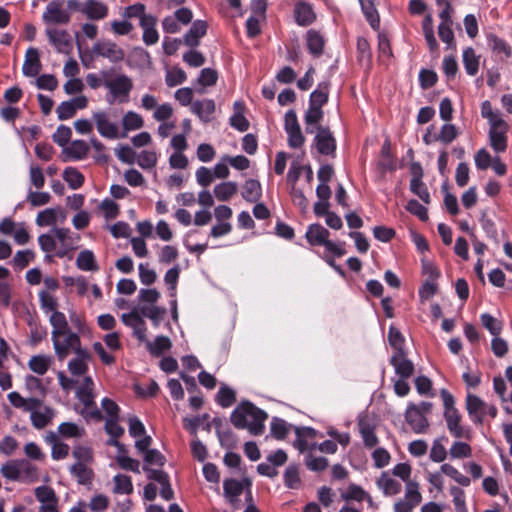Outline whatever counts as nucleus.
<instances>
[{
	"instance_id": "nucleus-1",
	"label": "nucleus",
	"mask_w": 512,
	"mask_h": 512,
	"mask_svg": "<svg viewBox=\"0 0 512 512\" xmlns=\"http://www.w3.org/2000/svg\"><path fill=\"white\" fill-rule=\"evenodd\" d=\"M49 323L52 327L53 349L58 360L62 361L69 354L83 349L79 335L70 329L65 314L49 316Z\"/></svg>"
},
{
	"instance_id": "nucleus-2",
	"label": "nucleus",
	"mask_w": 512,
	"mask_h": 512,
	"mask_svg": "<svg viewBox=\"0 0 512 512\" xmlns=\"http://www.w3.org/2000/svg\"><path fill=\"white\" fill-rule=\"evenodd\" d=\"M481 116L488 121V138L491 148L497 153H503L508 147L509 124L499 110H494L490 101L481 104Z\"/></svg>"
},
{
	"instance_id": "nucleus-3",
	"label": "nucleus",
	"mask_w": 512,
	"mask_h": 512,
	"mask_svg": "<svg viewBox=\"0 0 512 512\" xmlns=\"http://www.w3.org/2000/svg\"><path fill=\"white\" fill-rule=\"evenodd\" d=\"M268 415L249 401L239 404L231 414L232 424L239 429H247L253 435H260Z\"/></svg>"
},
{
	"instance_id": "nucleus-4",
	"label": "nucleus",
	"mask_w": 512,
	"mask_h": 512,
	"mask_svg": "<svg viewBox=\"0 0 512 512\" xmlns=\"http://www.w3.org/2000/svg\"><path fill=\"white\" fill-rule=\"evenodd\" d=\"M105 76L104 87L107 89L106 102L110 105L127 103L133 89V81L126 74H111L110 71H102Z\"/></svg>"
},
{
	"instance_id": "nucleus-5",
	"label": "nucleus",
	"mask_w": 512,
	"mask_h": 512,
	"mask_svg": "<svg viewBox=\"0 0 512 512\" xmlns=\"http://www.w3.org/2000/svg\"><path fill=\"white\" fill-rule=\"evenodd\" d=\"M444 405V419L449 433L455 438H471V430L461 424L462 416L455 407L454 396L446 389L440 391Z\"/></svg>"
},
{
	"instance_id": "nucleus-6",
	"label": "nucleus",
	"mask_w": 512,
	"mask_h": 512,
	"mask_svg": "<svg viewBox=\"0 0 512 512\" xmlns=\"http://www.w3.org/2000/svg\"><path fill=\"white\" fill-rule=\"evenodd\" d=\"M432 403L422 401L419 404L408 403L405 411V419L411 429L417 434L426 433L429 428L427 415L431 413Z\"/></svg>"
},
{
	"instance_id": "nucleus-7",
	"label": "nucleus",
	"mask_w": 512,
	"mask_h": 512,
	"mask_svg": "<svg viewBox=\"0 0 512 512\" xmlns=\"http://www.w3.org/2000/svg\"><path fill=\"white\" fill-rule=\"evenodd\" d=\"M42 20L47 27L68 24L71 20V13L65 7V0H51L42 14Z\"/></svg>"
},
{
	"instance_id": "nucleus-8",
	"label": "nucleus",
	"mask_w": 512,
	"mask_h": 512,
	"mask_svg": "<svg viewBox=\"0 0 512 512\" xmlns=\"http://www.w3.org/2000/svg\"><path fill=\"white\" fill-rule=\"evenodd\" d=\"M92 121L102 137L111 140L121 138L119 126L117 122L112 119L109 112L104 110L93 112Z\"/></svg>"
},
{
	"instance_id": "nucleus-9",
	"label": "nucleus",
	"mask_w": 512,
	"mask_h": 512,
	"mask_svg": "<svg viewBox=\"0 0 512 512\" xmlns=\"http://www.w3.org/2000/svg\"><path fill=\"white\" fill-rule=\"evenodd\" d=\"M140 107L145 111H153V119L155 121L169 120L174 113V109L170 103H158V99L152 94H144L141 98Z\"/></svg>"
},
{
	"instance_id": "nucleus-10",
	"label": "nucleus",
	"mask_w": 512,
	"mask_h": 512,
	"mask_svg": "<svg viewBox=\"0 0 512 512\" xmlns=\"http://www.w3.org/2000/svg\"><path fill=\"white\" fill-rule=\"evenodd\" d=\"M52 232L55 236L58 250L56 251V256L63 258L70 251L75 250L77 248L78 242L80 240V236L71 232L68 228H59L54 227Z\"/></svg>"
},
{
	"instance_id": "nucleus-11",
	"label": "nucleus",
	"mask_w": 512,
	"mask_h": 512,
	"mask_svg": "<svg viewBox=\"0 0 512 512\" xmlns=\"http://www.w3.org/2000/svg\"><path fill=\"white\" fill-rule=\"evenodd\" d=\"M45 35L49 43L55 48L58 53L70 54L73 48L72 37L65 29L57 27H47Z\"/></svg>"
},
{
	"instance_id": "nucleus-12",
	"label": "nucleus",
	"mask_w": 512,
	"mask_h": 512,
	"mask_svg": "<svg viewBox=\"0 0 512 512\" xmlns=\"http://www.w3.org/2000/svg\"><path fill=\"white\" fill-rule=\"evenodd\" d=\"M92 51L96 56L106 58L112 63H119L125 57L124 50L110 40L95 43Z\"/></svg>"
},
{
	"instance_id": "nucleus-13",
	"label": "nucleus",
	"mask_w": 512,
	"mask_h": 512,
	"mask_svg": "<svg viewBox=\"0 0 512 512\" xmlns=\"http://www.w3.org/2000/svg\"><path fill=\"white\" fill-rule=\"evenodd\" d=\"M488 404L475 394L466 395V410L474 424H482Z\"/></svg>"
},
{
	"instance_id": "nucleus-14",
	"label": "nucleus",
	"mask_w": 512,
	"mask_h": 512,
	"mask_svg": "<svg viewBox=\"0 0 512 512\" xmlns=\"http://www.w3.org/2000/svg\"><path fill=\"white\" fill-rule=\"evenodd\" d=\"M314 142L320 154L333 155L335 153L336 141L328 128L319 126Z\"/></svg>"
},
{
	"instance_id": "nucleus-15",
	"label": "nucleus",
	"mask_w": 512,
	"mask_h": 512,
	"mask_svg": "<svg viewBox=\"0 0 512 512\" xmlns=\"http://www.w3.org/2000/svg\"><path fill=\"white\" fill-rule=\"evenodd\" d=\"M75 357L68 362V371L73 377L86 376L88 363L91 360V354L87 349H82L74 353Z\"/></svg>"
},
{
	"instance_id": "nucleus-16",
	"label": "nucleus",
	"mask_w": 512,
	"mask_h": 512,
	"mask_svg": "<svg viewBox=\"0 0 512 512\" xmlns=\"http://www.w3.org/2000/svg\"><path fill=\"white\" fill-rule=\"evenodd\" d=\"M79 11L88 19L98 21L108 16V6L99 0H86Z\"/></svg>"
},
{
	"instance_id": "nucleus-17",
	"label": "nucleus",
	"mask_w": 512,
	"mask_h": 512,
	"mask_svg": "<svg viewBox=\"0 0 512 512\" xmlns=\"http://www.w3.org/2000/svg\"><path fill=\"white\" fill-rule=\"evenodd\" d=\"M396 375L401 378H410L414 373V364L409 360L404 351L395 352L390 359Z\"/></svg>"
},
{
	"instance_id": "nucleus-18",
	"label": "nucleus",
	"mask_w": 512,
	"mask_h": 512,
	"mask_svg": "<svg viewBox=\"0 0 512 512\" xmlns=\"http://www.w3.org/2000/svg\"><path fill=\"white\" fill-rule=\"evenodd\" d=\"M245 484L250 486V482L248 480L241 482L236 479H226L223 483L224 495L230 504L236 509L239 507L238 497L242 494Z\"/></svg>"
},
{
	"instance_id": "nucleus-19",
	"label": "nucleus",
	"mask_w": 512,
	"mask_h": 512,
	"mask_svg": "<svg viewBox=\"0 0 512 512\" xmlns=\"http://www.w3.org/2000/svg\"><path fill=\"white\" fill-rule=\"evenodd\" d=\"M147 472V476L149 479L157 481L161 485L160 495L164 500H171L174 497V492L169 483V477L167 473L162 470L156 469H147L144 468Z\"/></svg>"
},
{
	"instance_id": "nucleus-20",
	"label": "nucleus",
	"mask_w": 512,
	"mask_h": 512,
	"mask_svg": "<svg viewBox=\"0 0 512 512\" xmlns=\"http://www.w3.org/2000/svg\"><path fill=\"white\" fill-rule=\"evenodd\" d=\"M41 70L39 52L36 48L30 47L26 51L22 71L25 76L35 77Z\"/></svg>"
},
{
	"instance_id": "nucleus-21",
	"label": "nucleus",
	"mask_w": 512,
	"mask_h": 512,
	"mask_svg": "<svg viewBox=\"0 0 512 512\" xmlns=\"http://www.w3.org/2000/svg\"><path fill=\"white\" fill-rule=\"evenodd\" d=\"M207 23L203 20L193 22L189 31L184 35V43L189 47H196L207 32Z\"/></svg>"
},
{
	"instance_id": "nucleus-22",
	"label": "nucleus",
	"mask_w": 512,
	"mask_h": 512,
	"mask_svg": "<svg viewBox=\"0 0 512 512\" xmlns=\"http://www.w3.org/2000/svg\"><path fill=\"white\" fill-rule=\"evenodd\" d=\"M296 439L293 443L294 447L297 448L300 452H304L305 450H313L316 447V444H310L307 441V438L315 437V430L310 427H296L295 428Z\"/></svg>"
},
{
	"instance_id": "nucleus-23",
	"label": "nucleus",
	"mask_w": 512,
	"mask_h": 512,
	"mask_svg": "<svg viewBox=\"0 0 512 512\" xmlns=\"http://www.w3.org/2000/svg\"><path fill=\"white\" fill-rule=\"evenodd\" d=\"M123 132L120 133L121 138L127 136L129 131L139 130L144 126V120L140 114L135 111H127L121 120Z\"/></svg>"
},
{
	"instance_id": "nucleus-24",
	"label": "nucleus",
	"mask_w": 512,
	"mask_h": 512,
	"mask_svg": "<svg viewBox=\"0 0 512 512\" xmlns=\"http://www.w3.org/2000/svg\"><path fill=\"white\" fill-rule=\"evenodd\" d=\"M77 399L83 404L81 415L87 419L101 420L102 415L95 404V393L77 396Z\"/></svg>"
},
{
	"instance_id": "nucleus-25",
	"label": "nucleus",
	"mask_w": 512,
	"mask_h": 512,
	"mask_svg": "<svg viewBox=\"0 0 512 512\" xmlns=\"http://www.w3.org/2000/svg\"><path fill=\"white\" fill-rule=\"evenodd\" d=\"M377 487L385 496H394L401 492L402 485L387 472H383L377 479Z\"/></svg>"
},
{
	"instance_id": "nucleus-26",
	"label": "nucleus",
	"mask_w": 512,
	"mask_h": 512,
	"mask_svg": "<svg viewBox=\"0 0 512 512\" xmlns=\"http://www.w3.org/2000/svg\"><path fill=\"white\" fill-rule=\"evenodd\" d=\"M358 428L364 446L368 449L376 447L379 440L375 433V427L367 419H360Z\"/></svg>"
},
{
	"instance_id": "nucleus-27",
	"label": "nucleus",
	"mask_w": 512,
	"mask_h": 512,
	"mask_svg": "<svg viewBox=\"0 0 512 512\" xmlns=\"http://www.w3.org/2000/svg\"><path fill=\"white\" fill-rule=\"evenodd\" d=\"M157 19L153 15L144 18L139 23L143 30V41L146 45L156 44L159 40V34L156 30Z\"/></svg>"
},
{
	"instance_id": "nucleus-28",
	"label": "nucleus",
	"mask_w": 512,
	"mask_h": 512,
	"mask_svg": "<svg viewBox=\"0 0 512 512\" xmlns=\"http://www.w3.org/2000/svg\"><path fill=\"white\" fill-rule=\"evenodd\" d=\"M90 148L84 140H74L66 146L63 153L68 160H82L88 155Z\"/></svg>"
},
{
	"instance_id": "nucleus-29",
	"label": "nucleus",
	"mask_w": 512,
	"mask_h": 512,
	"mask_svg": "<svg viewBox=\"0 0 512 512\" xmlns=\"http://www.w3.org/2000/svg\"><path fill=\"white\" fill-rule=\"evenodd\" d=\"M52 364L53 358L47 354L34 355L28 361L29 369L37 375H44Z\"/></svg>"
},
{
	"instance_id": "nucleus-30",
	"label": "nucleus",
	"mask_w": 512,
	"mask_h": 512,
	"mask_svg": "<svg viewBox=\"0 0 512 512\" xmlns=\"http://www.w3.org/2000/svg\"><path fill=\"white\" fill-rule=\"evenodd\" d=\"M329 231L320 224H311L306 232V239L311 245L322 246L329 238Z\"/></svg>"
},
{
	"instance_id": "nucleus-31",
	"label": "nucleus",
	"mask_w": 512,
	"mask_h": 512,
	"mask_svg": "<svg viewBox=\"0 0 512 512\" xmlns=\"http://www.w3.org/2000/svg\"><path fill=\"white\" fill-rule=\"evenodd\" d=\"M191 110L202 121L207 122L210 120L211 115L215 111V103L211 99H204L192 103Z\"/></svg>"
},
{
	"instance_id": "nucleus-32",
	"label": "nucleus",
	"mask_w": 512,
	"mask_h": 512,
	"mask_svg": "<svg viewBox=\"0 0 512 512\" xmlns=\"http://www.w3.org/2000/svg\"><path fill=\"white\" fill-rule=\"evenodd\" d=\"M294 16L297 24L308 26L315 20V14L311 5L300 2L295 6Z\"/></svg>"
},
{
	"instance_id": "nucleus-33",
	"label": "nucleus",
	"mask_w": 512,
	"mask_h": 512,
	"mask_svg": "<svg viewBox=\"0 0 512 512\" xmlns=\"http://www.w3.org/2000/svg\"><path fill=\"white\" fill-rule=\"evenodd\" d=\"M54 417V411L49 407H39L30 415L32 425L37 429L46 427Z\"/></svg>"
},
{
	"instance_id": "nucleus-34",
	"label": "nucleus",
	"mask_w": 512,
	"mask_h": 512,
	"mask_svg": "<svg viewBox=\"0 0 512 512\" xmlns=\"http://www.w3.org/2000/svg\"><path fill=\"white\" fill-rule=\"evenodd\" d=\"M238 191V185L233 181H226L217 184L213 189V194L218 201L225 202L230 200Z\"/></svg>"
},
{
	"instance_id": "nucleus-35",
	"label": "nucleus",
	"mask_w": 512,
	"mask_h": 512,
	"mask_svg": "<svg viewBox=\"0 0 512 512\" xmlns=\"http://www.w3.org/2000/svg\"><path fill=\"white\" fill-rule=\"evenodd\" d=\"M76 266L82 271H97V265L94 253L91 250H82L76 258Z\"/></svg>"
},
{
	"instance_id": "nucleus-36",
	"label": "nucleus",
	"mask_w": 512,
	"mask_h": 512,
	"mask_svg": "<svg viewBox=\"0 0 512 512\" xmlns=\"http://www.w3.org/2000/svg\"><path fill=\"white\" fill-rule=\"evenodd\" d=\"M139 312L143 317L150 319L155 326H158L166 315V309L157 305H140Z\"/></svg>"
},
{
	"instance_id": "nucleus-37",
	"label": "nucleus",
	"mask_w": 512,
	"mask_h": 512,
	"mask_svg": "<svg viewBox=\"0 0 512 512\" xmlns=\"http://www.w3.org/2000/svg\"><path fill=\"white\" fill-rule=\"evenodd\" d=\"M362 11L373 29L380 24L379 14L376 9V0H359Z\"/></svg>"
},
{
	"instance_id": "nucleus-38",
	"label": "nucleus",
	"mask_w": 512,
	"mask_h": 512,
	"mask_svg": "<svg viewBox=\"0 0 512 512\" xmlns=\"http://www.w3.org/2000/svg\"><path fill=\"white\" fill-rule=\"evenodd\" d=\"M463 65L468 75L474 76L479 69V56L476 55L472 47H468L463 51Z\"/></svg>"
},
{
	"instance_id": "nucleus-39",
	"label": "nucleus",
	"mask_w": 512,
	"mask_h": 512,
	"mask_svg": "<svg viewBox=\"0 0 512 512\" xmlns=\"http://www.w3.org/2000/svg\"><path fill=\"white\" fill-rule=\"evenodd\" d=\"M20 480L33 483L39 478L38 469L25 459L18 460Z\"/></svg>"
},
{
	"instance_id": "nucleus-40",
	"label": "nucleus",
	"mask_w": 512,
	"mask_h": 512,
	"mask_svg": "<svg viewBox=\"0 0 512 512\" xmlns=\"http://www.w3.org/2000/svg\"><path fill=\"white\" fill-rule=\"evenodd\" d=\"M58 215H61L62 219L65 218L59 208H48L40 211L36 217V224L40 227L53 225L56 223Z\"/></svg>"
},
{
	"instance_id": "nucleus-41",
	"label": "nucleus",
	"mask_w": 512,
	"mask_h": 512,
	"mask_svg": "<svg viewBox=\"0 0 512 512\" xmlns=\"http://www.w3.org/2000/svg\"><path fill=\"white\" fill-rule=\"evenodd\" d=\"M262 195L261 184L259 181L249 179L245 182L242 191V197L248 202H256Z\"/></svg>"
},
{
	"instance_id": "nucleus-42",
	"label": "nucleus",
	"mask_w": 512,
	"mask_h": 512,
	"mask_svg": "<svg viewBox=\"0 0 512 512\" xmlns=\"http://www.w3.org/2000/svg\"><path fill=\"white\" fill-rule=\"evenodd\" d=\"M329 84L327 82L319 83L317 88L311 93L309 104L322 108L328 101Z\"/></svg>"
},
{
	"instance_id": "nucleus-43",
	"label": "nucleus",
	"mask_w": 512,
	"mask_h": 512,
	"mask_svg": "<svg viewBox=\"0 0 512 512\" xmlns=\"http://www.w3.org/2000/svg\"><path fill=\"white\" fill-rule=\"evenodd\" d=\"M39 300L41 309L46 313H50V316H54V314H63L62 312L57 310L58 302L57 299L50 294L48 291H40Z\"/></svg>"
},
{
	"instance_id": "nucleus-44",
	"label": "nucleus",
	"mask_w": 512,
	"mask_h": 512,
	"mask_svg": "<svg viewBox=\"0 0 512 512\" xmlns=\"http://www.w3.org/2000/svg\"><path fill=\"white\" fill-rule=\"evenodd\" d=\"M422 30L430 51H436L438 43L434 35L433 18L430 14L425 16L422 22Z\"/></svg>"
},
{
	"instance_id": "nucleus-45",
	"label": "nucleus",
	"mask_w": 512,
	"mask_h": 512,
	"mask_svg": "<svg viewBox=\"0 0 512 512\" xmlns=\"http://www.w3.org/2000/svg\"><path fill=\"white\" fill-rule=\"evenodd\" d=\"M146 346L152 355L159 356L169 350L172 343L167 336H157L153 341H146Z\"/></svg>"
},
{
	"instance_id": "nucleus-46",
	"label": "nucleus",
	"mask_w": 512,
	"mask_h": 512,
	"mask_svg": "<svg viewBox=\"0 0 512 512\" xmlns=\"http://www.w3.org/2000/svg\"><path fill=\"white\" fill-rule=\"evenodd\" d=\"M114 488L116 494L130 495L133 493V484L130 476L125 474H117L113 477Z\"/></svg>"
},
{
	"instance_id": "nucleus-47",
	"label": "nucleus",
	"mask_w": 512,
	"mask_h": 512,
	"mask_svg": "<svg viewBox=\"0 0 512 512\" xmlns=\"http://www.w3.org/2000/svg\"><path fill=\"white\" fill-rule=\"evenodd\" d=\"M421 172L417 175L414 174L410 182V190L417 195L424 203H430V194L426 185L421 180Z\"/></svg>"
},
{
	"instance_id": "nucleus-48",
	"label": "nucleus",
	"mask_w": 512,
	"mask_h": 512,
	"mask_svg": "<svg viewBox=\"0 0 512 512\" xmlns=\"http://www.w3.org/2000/svg\"><path fill=\"white\" fill-rule=\"evenodd\" d=\"M89 464H73L70 467V473L77 478L80 484H89L93 477V471Z\"/></svg>"
},
{
	"instance_id": "nucleus-49",
	"label": "nucleus",
	"mask_w": 512,
	"mask_h": 512,
	"mask_svg": "<svg viewBox=\"0 0 512 512\" xmlns=\"http://www.w3.org/2000/svg\"><path fill=\"white\" fill-rule=\"evenodd\" d=\"M35 497L41 503V505H51L54 504L56 506L58 504V499L55 494V491L48 486H39L35 489Z\"/></svg>"
},
{
	"instance_id": "nucleus-50",
	"label": "nucleus",
	"mask_w": 512,
	"mask_h": 512,
	"mask_svg": "<svg viewBox=\"0 0 512 512\" xmlns=\"http://www.w3.org/2000/svg\"><path fill=\"white\" fill-rule=\"evenodd\" d=\"M306 40L310 53L314 56H319L323 51V37L318 32L310 30L307 32Z\"/></svg>"
},
{
	"instance_id": "nucleus-51",
	"label": "nucleus",
	"mask_w": 512,
	"mask_h": 512,
	"mask_svg": "<svg viewBox=\"0 0 512 512\" xmlns=\"http://www.w3.org/2000/svg\"><path fill=\"white\" fill-rule=\"evenodd\" d=\"M146 6L142 3H135L133 5H130L126 8H124L122 12V17L124 19H132V18H139V23H141V20L147 17H150V14H146Z\"/></svg>"
},
{
	"instance_id": "nucleus-52",
	"label": "nucleus",
	"mask_w": 512,
	"mask_h": 512,
	"mask_svg": "<svg viewBox=\"0 0 512 512\" xmlns=\"http://www.w3.org/2000/svg\"><path fill=\"white\" fill-rule=\"evenodd\" d=\"M157 160V154L153 150H143L138 154L137 158L135 157V162L143 169L154 168Z\"/></svg>"
},
{
	"instance_id": "nucleus-53",
	"label": "nucleus",
	"mask_w": 512,
	"mask_h": 512,
	"mask_svg": "<svg viewBox=\"0 0 512 512\" xmlns=\"http://www.w3.org/2000/svg\"><path fill=\"white\" fill-rule=\"evenodd\" d=\"M63 179L71 189H78L84 182V177L76 168L68 167L63 172Z\"/></svg>"
},
{
	"instance_id": "nucleus-54",
	"label": "nucleus",
	"mask_w": 512,
	"mask_h": 512,
	"mask_svg": "<svg viewBox=\"0 0 512 512\" xmlns=\"http://www.w3.org/2000/svg\"><path fill=\"white\" fill-rule=\"evenodd\" d=\"M481 324L493 336H498L502 331V323L489 313H483L480 316Z\"/></svg>"
},
{
	"instance_id": "nucleus-55",
	"label": "nucleus",
	"mask_w": 512,
	"mask_h": 512,
	"mask_svg": "<svg viewBox=\"0 0 512 512\" xmlns=\"http://www.w3.org/2000/svg\"><path fill=\"white\" fill-rule=\"evenodd\" d=\"M48 441L52 444L51 456L54 460H62L69 454V446L63 442L56 440V436L52 434Z\"/></svg>"
},
{
	"instance_id": "nucleus-56",
	"label": "nucleus",
	"mask_w": 512,
	"mask_h": 512,
	"mask_svg": "<svg viewBox=\"0 0 512 512\" xmlns=\"http://www.w3.org/2000/svg\"><path fill=\"white\" fill-rule=\"evenodd\" d=\"M458 134V130L454 124L446 123L437 134V139H439L441 143L448 145L458 137Z\"/></svg>"
},
{
	"instance_id": "nucleus-57",
	"label": "nucleus",
	"mask_w": 512,
	"mask_h": 512,
	"mask_svg": "<svg viewBox=\"0 0 512 512\" xmlns=\"http://www.w3.org/2000/svg\"><path fill=\"white\" fill-rule=\"evenodd\" d=\"M58 432L66 438H80L84 434V430L73 422H63L58 427Z\"/></svg>"
},
{
	"instance_id": "nucleus-58",
	"label": "nucleus",
	"mask_w": 512,
	"mask_h": 512,
	"mask_svg": "<svg viewBox=\"0 0 512 512\" xmlns=\"http://www.w3.org/2000/svg\"><path fill=\"white\" fill-rule=\"evenodd\" d=\"M405 488V496L403 499L416 507L422 501L418 483L414 481H408Z\"/></svg>"
},
{
	"instance_id": "nucleus-59",
	"label": "nucleus",
	"mask_w": 512,
	"mask_h": 512,
	"mask_svg": "<svg viewBox=\"0 0 512 512\" xmlns=\"http://www.w3.org/2000/svg\"><path fill=\"white\" fill-rule=\"evenodd\" d=\"M472 449L469 444L465 442L456 441L449 449V455L452 459H460L470 457Z\"/></svg>"
},
{
	"instance_id": "nucleus-60",
	"label": "nucleus",
	"mask_w": 512,
	"mask_h": 512,
	"mask_svg": "<svg viewBox=\"0 0 512 512\" xmlns=\"http://www.w3.org/2000/svg\"><path fill=\"white\" fill-rule=\"evenodd\" d=\"M38 243L41 250L45 253H56L58 250L57 242L52 230L49 233L41 234L38 237Z\"/></svg>"
},
{
	"instance_id": "nucleus-61",
	"label": "nucleus",
	"mask_w": 512,
	"mask_h": 512,
	"mask_svg": "<svg viewBox=\"0 0 512 512\" xmlns=\"http://www.w3.org/2000/svg\"><path fill=\"white\" fill-rule=\"evenodd\" d=\"M72 455L76 459L75 464H90L93 460L92 450L87 446H76L73 449Z\"/></svg>"
},
{
	"instance_id": "nucleus-62",
	"label": "nucleus",
	"mask_w": 512,
	"mask_h": 512,
	"mask_svg": "<svg viewBox=\"0 0 512 512\" xmlns=\"http://www.w3.org/2000/svg\"><path fill=\"white\" fill-rule=\"evenodd\" d=\"M116 461L122 469L129 470L135 473H140L139 462L127 456L125 450L116 455Z\"/></svg>"
},
{
	"instance_id": "nucleus-63",
	"label": "nucleus",
	"mask_w": 512,
	"mask_h": 512,
	"mask_svg": "<svg viewBox=\"0 0 512 512\" xmlns=\"http://www.w3.org/2000/svg\"><path fill=\"white\" fill-rule=\"evenodd\" d=\"M290 426L280 418H273L271 421V434L277 439H284L289 433Z\"/></svg>"
},
{
	"instance_id": "nucleus-64",
	"label": "nucleus",
	"mask_w": 512,
	"mask_h": 512,
	"mask_svg": "<svg viewBox=\"0 0 512 512\" xmlns=\"http://www.w3.org/2000/svg\"><path fill=\"white\" fill-rule=\"evenodd\" d=\"M186 80V73L181 68H172L167 71L165 81L168 87L182 84Z\"/></svg>"
}]
</instances>
